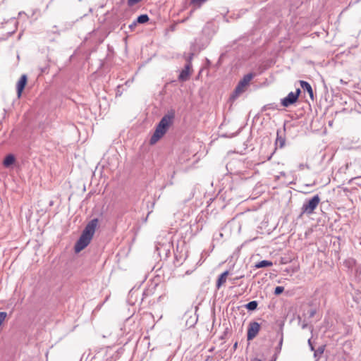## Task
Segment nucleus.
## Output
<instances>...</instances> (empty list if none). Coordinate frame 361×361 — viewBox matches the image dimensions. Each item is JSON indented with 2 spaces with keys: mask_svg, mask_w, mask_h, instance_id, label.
I'll use <instances>...</instances> for the list:
<instances>
[{
  "mask_svg": "<svg viewBox=\"0 0 361 361\" xmlns=\"http://www.w3.org/2000/svg\"><path fill=\"white\" fill-rule=\"evenodd\" d=\"M192 67V64H185L184 69H183L179 75H178V80L182 82L187 81L189 79L190 73V70Z\"/></svg>",
  "mask_w": 361,
  "mask_h": 361,
  "instance_id": "obj_7",
  "label": "nucleus"
},
{
  "mask_svg": "<svg viewBox=\"0 0 361 361\" xmlns=\"http://www.w3.org/2000/svg\"><path fill=\"white\" fill-rule=\"evenodd\" d=\"M301 91L299 88H298L295 92H290L288 94L281 99V104L284 107H288L293 104H295L300 94Z\"/></svg>",
  "mask_w": 361,
  "mask_h": 361,
  "instance_id": "obj_5",
  "label": "nucleus"
},
{
  "mask_svg": "<svg viewBox=\"0 0 361 361\" xmlns=\"http://www.w3.org/2000/svg\"><path fill=\"white\" fill-rule=\"evenodd\" d=\"M119 88H120V86H118L117 87V91H116V96H121V92L119 91Z\"/></svg>",
  "mask_w": 361,
  "mask_h": 361,
  "instance_id": "obj_25",
  "label": "nucleus"
},
{
  "mask_svg": "<svg viewBox=\"0 0 361 361\" xmlns=\"http://www.w3.org/2000/svg\"><path fill=\"white\" fill-rule=\"evenodd\" d=\"M308 344H309V345H310V348L311 350H314V346H313V345L312 344L311 339H309V340H308Z\"/></svg>",
  "mask_w": 361,
  "mask_h": 361,
  "instance_id": "obj_23",
  "label": "nucleus"
},
{
  "mask_svg": "<svg viewBox=\"0 0 361 361\" xmlns=\"http://www.w3.org/2000/svg\"><path fill=\"white\" fill-rule=\"evenodd\" d=\"M300 86L302 88V90L304 91H307L308 92L310 98L312 99H313V97H314L313 90H312V88L310 84L304 80H300Z\"/></svg>",
  "mask_w": 361,
  "mask_h": 361,
  "instance_id": "obj_9",
  "label": "nucleus"
},
{
  "mask_svg": "<svg viewBox=\"0 0 361 361\" xmlns=\"http://www.w3.org/2000/svg\"><path fill=\"white\" fill-rule=\"evenodd\" d=\"M320 202V197L318 195L313 196L310 200H306L303 203L301 210L302 214H312Z\"/></svg>",
  "mask_w": 361,
  "mask_h": 361,
  "instance_id": "obj_3",
  "label": "nucleus"
},
{
  "mask_svg": "<svg viewBox=\"0 0 361 361\" xmlns=\"http://www.w3.org/2000/svg\"><path fill=\"white\" fill-rule=\"evenodd\" d=\"M149 20V16L147 14H142L137 18L136 23L143 24L148 22Z\"/></svg>",
  "mask_w": 361,
  "mask_h": 361,
  "instance_id": "obj_15",
  "label": "nucleus"
},
{
  "mask_svg": "<svg viewBox=\"0 0 361 361\" xmlns=\"http://www.w3.org/2000/svg\"><path fill=\"white\" fill-rule=\"evenodd\" d=\"M193 54L192 53H190L187 57H186V61H187V63L186 64H189V63H191L192 64V59L193 58Z\"/></svg>",
  "mask_w": 361,
  "mask_h": 361,
  "instance_id": "obj_20",
  "label": "nucleus"
},
{
  "mask_svg": "<svg viewBox=\"0 0 361 361\" xmlns=\"http://www.w3.org/2000/svg\"><path fill=\"white\" fill-rule=\"evenodd\" d=\"M98 221V219L95 218L86 225L80 237L75 244L74 250L75 252H80L90 244L97 227Z\"/></svg>",
  "mask_w": 361,
  "mask_h": 361,
  "instance_id": "obj_1",
  "label": "nucleus"
},
{
  "mask_svg": "<svg viewBox=\"0 0 361 361\" xmlns=\"http://www.w3.org/2000/svg\"><path fill=\"white\" fill-rule=\"evenodd\" d=\"M324 346H321L319 347L317 351L314 353V356H317V353H319V354H322L324 353Z\"/></svg>",
  "mask_w": 361,
  "mask_h": 361,
  "instance_id": "obj_21",
  "label": "nucleus"
},
{
  "mask_svg": "<svg viewBox=\"0 0 361 361\" xmlns=\"http://www.w3.org/2000/svg\"><path fill=\"white\" fill-rule=\"evenodd\" d=\"M228 274V271H226L223 272L218 278L217 282H216V286L219 288L223 283L226 282V276Z\"/></svg>",
  "mask_w": 361,
  "mask_h": 361,
  "instance_id": "obj_13",
  "label": "nucleus"
},
{
  "mask_svg": "<svg viewBox=\"0 0 361 361\" xmlns=\"http://www.w3.org/2000/svg\"><path fill=\"white\" fill-rule=\"evenodd\" d=\"M13 32H8V36H11L12 35Z\"/></svg>",
  "mask_w": 361,
  "mask_h": 361,
  "instance_id": "obj_33",
  "label": "nucleus"
},
{
  "mask_svg": "<svg viewBox=\"0 0 361 361\" xmlns=\"http://www.w3.org/2000/svg\"><path fill=\"white\" fill-rule=\"evenodd\" d=\"M306 327H307V324H303L302 325V329H305Z\"/></svg>",
  "mask_w": 361,
  "mask_h": 361,
  "instance_id": "obj_30",
  "label": "nucleus"
},
{
  "mask_svg": "<svg viewBox=\"0 0 361 361\" xmlns=\"http://www.w3.org/2000/svg\"><path fill=\"white\" fill-rule=\"evenodd\" d=\"M276 145H279V147L282 148L285 145V138L279 135V133H277V137L276 140Z\"/></svg>",
  "mask_w": 361,
  "mask_h": 361,
  "instance_id": "obj_16",
  "label": "nucleus"
},
{
  "mask_svg": "<svg viewBox=\"0 0 361 361\" xmlns=\"http://www.w3.org/2000/svg\"><path fill=\"white\" fill-rule=\"evenodd\" d=\"M6 316H7L6 312H0V326L2 324V323L5 320Z\"/></svg>",
  "mask_w": 361,
  "mask_h": 361,
  "instance_id": "obj_18",
  "label": "nucleus"
},
{
  "mask_svg": "<svg viewBox=\"0 0 361 361\" xmlns=\"http://www.w3.org/2000/svg\"><path fill=\"white\" fill-rule=\"evenodd\" d=\"M137 23H136V20H135L132 24L129 25V28L133 30L137 25Z\"/></svg>",
  "mask_w": 361,
  "mask_h": 361,
  "instance_id": "obj_22",
  "label": "nucleus"
},
{
  "mask_svg": "<svg viewBox=\"0 0 361 361\" xmlns=\"http://www.w3.org/2000/svg\"><path fill=\"white\" fill-rule=\"evenodd\" d=\"M207 0H191V4L193 5L201 6L202 4L205 2Z\"/></svg>",
  "mask_w": 361,
  "mask_h": 361,
  "instance_id": "obj_19",
  "label": "nucleus"
},
{
  "mask_svg": "<svg viewBox=\"0 0 361 361\" xmlns=\"http://www.w3.org/2000/svg\"><path fill=\"white\" fill-rule=\"evenodd\" d=\"M316 313V310H311L310 312V317H313Z\"/></svg>",
  "mask_w": 361,
  "mask_h": 361,
  "instance_id": "obj_24",
  "label": "nucleus"
},
{
  "mask_svg": "<svg viewBox=\"0 0 361 361\" xmlns=\"http://www.w3.org/2000/svg\"><path fill=\"white\" fill-rule=\"evenodd\" d=\"M254 76H255L254 74L252 73H250L243 76V79H241L239 81L238 85L236 86V87L235 89L234 93L236 96H238L240 93L244 92L245 87L247 85H248V84L252 80V79L254 78Z\"/></svg>",
  "mask_w": 361,
  "mask_h": 361,
  "instance_id": "obj_4",
  "label": "nucleus"
},
{
  "mask_svg": "<svg viewBox=\"0 0 361 361\" xmlns=\"http://www.w3.org/2000/svg\"><path fill=\"white\" fill-rule=\"evenodd\" d=\"M175 118V112L171 110L165 114L156 126L155 131L152 135L149 142L154 145L167 132L170 126L173 123Z\"/></svg>",
  "mask_w": 361,
  "mask_h": 361,
  "instance_id": "obj_2",
  "label": "nucleus"
},
{
  "mask_svg": "<svg viewBox=\"0 0 361 361\" xmlns=\"http://www.w3.org/2000/svg\"><path fill=\"white\" fill-rule=\"evenodd\" d=\"M305 166V164H300L298 167H299L300 170H302V169H304Z\"/></svg>",
  "mask_w": 361,
  "mask_h": 361,
  "instance_id": "obj_26",
  "label": "nucleus"
},
{
  "mask_svg": "<svg viewBox=\"0 0 361 361\" xmlns=\"http://www.w3.org/2000/svg\"><path fill=\"white\" fill-rule=\"evenodd\" d=\"M126 85H130V82L129 81H126Z\"/></svg>",
  "mask_w": 361,
  "mask_h": 361,
  "instance_id": "obj_32",
  "label": "nucleus"
},
{
  "mask_svg": "<svg viewBox=\"0 0 361 361\" xmlns=\"http://www.w3.org/2000/svg\"><path fill=\"white\" fill-rule=\"evenodd\" d=\"M27 75H22L20 80H18L17 83V93L18 97H20L21 96L22 92L23 89L25 88V86L27 82Z\"/></svg>",
  "mask_w": 361,
  "mask_h": 361,
  "instance_id": "obj_8",
  "label": "nucleus"
},
{
  "mask_svg": "<svg viewBox=\"0 0 361 361\" xmlns=\"http://www.w3.org/2000/svg\"><path fill=\"white\" fill-rule=\"evenodd\" d=\"M237 346H238V342H235L233 345V348L234 349H236L237 348Z\"/></svg>",
  "mask_w": 361,
  "mask_h": 361,
  "instance_id": "obj_28",
  "label": "nucleus"
},
{
  "mask_svg": "<svg viewBox=\"0 0 361 361\" xmlns=\"http://www.w3.org/2000/svg\"><path fill=\"white\" fill-rule=\"evenodd\" d=\"M260 330V324L257 322H251L247 329V338L251 341L255 338Z\"/></svg>",
  "mask_w": 361,
  "mask_h": 361,
  "instance_id": "obj_6",
  "label": "nucleus"
},
{
  "mask_svg": "<svg viewBox=\"0 0 361 361\" xmlns=\"http://www.w3.org/2000/svg\"><path fill=\"white\" fill-rule=\"evenodd\" d=\"M126 85H130V82L129 81H126Z\"/></svg>",
  "mask_w": 361,
  "mask_h": 361,
  "instance_id": "obj_31",
  "label": "nucleus"
},
{
  "mask_svg": "<svg viewBox=\"0 0 361 361\" xmlns=\"http://www.w3.org/2000/svg\"><path fill=\"white\" fill-rule=\"evenodd\" d=\"M258 302L256 300H252L247 303L245 307L247 310L250 311L255 310L257 307Z\"/></svg>",
  "mask_w": 361,
  "mask_h": 361,
  "instance_id": "obj_14",
  "label": "nucleus"
},
{
  "mask_svg": "<svg viewBox=\"0 0 361 361\" xmlns=\"http://www.w3.org/2000/svg\"><path fill=\"white\" fill-rule=\"evenodd\" d=\"M284 290V288L283 286H276L274 290V294L278 295L282 293Z\"/></svg>",
  "mask_w": 361,
  "mask_h": 361,
  "instance_id": "obj_17",
  "label": "nucleus"
},
{
  "mask_svg": "<svg viewBox=\"0 0 361 361\" xmlns=\"http://www.w3.org/2000/svg\"><path fill=\"white\" fill-rule=\"evenodd\" d=\"M251 361H261V360H259L258 358H254Z\"/></svg>",
  "mask_w": 361,
  "mask_h": 361,
  "instance_id": "obj_29",
  "label": "nucleus"
},
{
  "mask_svg": "<svg viewBox=\"0 0 361 361\" xmlns=\"http://www.w3.org/2000/svg\"><path fill=\"white\" fill-rule=\"evenodd\" d=\"M273 265L272 262L269 260H262L255 264V268L259 269L267 267H271Z\"/></svg>",
  "mask_w": 361,
  "mask_h": 361,
  "instance_id": "obj_11",
  "label": "nucleus"
},
{
  "mask_svg": "<svg viewBox=\"0 0 361 361\" xmlns=\"http://www.w3.org/2000/svg\"><path fill=\"white\" fill-rule=\"evenodd\" d=\"M278 357H276V353L272 357L271 361H276L277 360Z\"/></svg>",
  "mask_w": 361,
  "mask_h": 361,
  "instance_id": "obj_27",
  "label": "nucleus"
},
{
  "mask_svg": "<svg viewBox=\"0 0 361 361\" xmlns=\"http://www.w3.org/2000/svg\"><path fill=\"white\" fill-rule=\"evenodd\" d=\"M279 334H280V339H279L278 345L275 348L276 357H278L279 355L280 354V353L281 351L283 341V331H281Z\"/></svg>",
  "mask_w": 361,
  "mask_h": 361,
  "instance_id": "obj_12",
  "label": "nucleus"
},
{
  "mask_svg": "<svg viewBox=\"0 0 361 361\" xmlns=\"http://www.w3.org/2000/svg\"><path fill=\"white\" fill-rule=\"evenodd\" d=\"M15 162V157L13 154L7 155L4 160V166L6 168L9 167Z\"/></svg>",
  "mask_w": 361,
  "mask_h": 361,
  "instance_id": "obj_10",
  "label": "nucleus"
}]
</instances>
